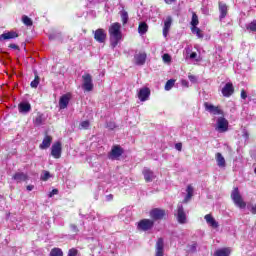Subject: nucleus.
Returning a JSON list of instances; mask_svg holds the SVG:
<instances>
[{"label":"nucleus","mask_w":256,"mask_h":256,"mask_svg":"<svg viewBox=\"0 0 256 256\" xmlns=\"http://www.w3.org/2000/svg\"><path fill=\"white\" fill-rule=\"evenodd\" d=\"M125 213H127V209H122L120 215H125Z\"/></svg>","instance_id":"obj_56"},{"label":"nucleus","mask_w":256,"mask_h":256,"mask_svg":"<svg viewBox=\"0 0 256 256\" xmlns=\"http://www.w3.org/2000/svg\"><path fill=\"white\" fill-rule=\"evenodd\" d=\"M83 79V84H82V89L84 91H93V78L91 77V74H84L82 76Z\"/></svg>","instance_id":"obj_7"},{"label":"nucleus","mask_w":256,"mask_h":256,"mask_svg":"<svg viewBox=\"0 0 256 256\" xmlns=\"http://www.w3.org/2000/svg\"><path fill=\"white\" fill-rule=\"evenodd\" d=\"M191 31L198 37V39H203V33H201V29H199L197 26H192Z\"/></svg>","instance_id":"obj_30"},{"label":"nucleus","mask_w":256,"mask_h":256,"mask_svg":"<svg viewBox=\"0 0 256 256\" xmlns=\"http://www.w3.org/2000/svg\"><path fill=\"white\" fill-rule=\"evenodd\" d=\"M150 95H151V90H149V88H147V87L141 88L138 91V99L140 101H147V99H149Z\"/></svg>","instance_id":"obj_14"},{"label":"nucleus","mask_w":256,"mask_h":256,"mask_svg":"<svg viewBox=\"0 0 256 256\" xmlns=\"http://www.w3.org/2000/svg\"><path fill=\"white\" fill-rule=\"evenodd\" d=\"M142 173L146 183H151L155 179V173L149 168H144Z\"/></svg>","instance_id":"obj_16"},{"label":"nucleus","mask_w":256,"mask_h":256,"mask_svg":"<svg viewBox=\"0 0 256 256\" xmlns=\"http://www.w3.org/2000/svg\"><path fill=\"white\" fill-rule=\"evenodd\" d=\"M147 31H149V26L147 25V23L140 22V24L138 26V33L140 35H145V33H147Z\"/></svg>","instance_id":"obj_28"},{"label":"nucleus","mask_w":256,"mask_h":256,"mask_svg":"<svg viewBox=\"0 0 256 256\" xmlns=\"http://www.w3.org/2000/svg\"><path fill=\"white\" fill-rule=\"evenodd\" d=\"M106 201H113V194H109L106 196Z\"/></svg>","instance_id":"obj_53"},{"label":"nucleus","mask_w":256,"mask_h":256,"mask_svg":"<svg viewBox=\"0 0 256 256\" xmlns=\"http://www.w3.org/2000/svg\"><path fill=\"white\" fill-rule=\"evenodd\" d=\"M57 193H59V190L53 189V190L49 193V197H53V195H57Z\"/></svg>","instance_id":"obj_48"},{"label":"nucleus","mask_w":256,"mask_h":256,"mask_svg":"<svg viewBox=\"0 0 256 256\" xmlns=\"http://www.w3.org/2000/svg\"><path fill=\"white\" fill-rule=\"evenodd\" d=\"M205 110L211 115H223V110L219 106H215L209 102L204 103Z\"/></svg>","instance_id":"obj_8"},{"label":"nucleus","mask_w":256,"mask_h":256,"mask_svg":"<svg viewBox=\"0 0 256 256\" xmlns=\"http://www.w3.org/2000/svg\"><path fill=\"white\" fill-rule=\"evenodd\" d=\"M34 189V186L33 185H28L27 186V191H33Z\"/></svg>","instance_id":"obj_54"},{"label":"nucleus","mask_w":256,"mask_h":256,"mask_svg":"<svg viewBox=\"0 0 256 256\" xmlns=\"http://www.w3.org/2000/svg\"><path fill=\"white\" fill-rule=\"evenodd\" d=\"M32 89H37L39 87V77L36 75L34 80L30 83Z\"/></svg>","instance_id":"obj_37"},{"label":"nucleus","mask_w":256,"mask_h":256,"mask_svg":"<svg viewBox=\"0 0 256 256\" xmlns=\"http://www.w3.org/2000/svg\"><path fill=\"white\" fill-rule=\"evenodd\" d=\"M165 249V243L163 238H159L156 242V255L155 256H163Z\"/></svg>","instance_id":"obj_17"},{"label":"nucleus","mask_w":256,"mask_h":256,"mask_svg":"<svg viewBox=\"0 0 256 256\" xmlns=\"http://www.w3.org/2000/svg\"><path fill=\"white\" fill-rule=\"evenodd\" d=\"M216 162H217V165L218 167H226V162H225V157H223V154L221 153H216Z\"/></svg>","instance_id":"obj_26"},{"label":"nucleus","mask_w":256,"mask_h":256,"mask_svg":"<svg viewBox=\"0 0 256 256\" xmlns=\"http://www.w3.org/2000/svg\"><path fill=\"white\" fill-rule=\"evenodd\" d=\"M70 227L74 233H78L79 229H77V226L75 224H72Z\"/></svg>","instance_id":"obj_51"},{"label":"nucleus","mask_w":256,"mask_h":256,"mask_svg":"<svg viewBox=\"0 0 256 256\" xmlns=\"http://www.w3.org/2000/svg\"><path fill=\"white\" fill-rule=\"evenodd\" d=\"M174 216L180 225H185L187 223V213H185V208L182 203H178Z\"/></svg>","instance_id":"obj_3"},{"label":"nucleus","mask_w":256,"mask_h":256,"mask_svg":"<svg viewBox=\"0 0 256 256\" xmlns=\"http://www.w3.org/2000/svg\"><path fill=\"white\" fill-rule=\"evenodd\" d=\"M69 101H71V97L69 96V94H65L62 97H60L59 108L67 109V106L69 105Z\"/></svg>","instance_id":"obj_22"},{"label":"nucleus","mask_w":256,"mask_h":256,"mask_svg":"<svg viewBox=\"0 0 256 256\" xmlns=\"http://www.w3.org/2000/svg\"><path fill=\"white\" fill-rule=\"evenodd\" d=\"M174 85H175V80H173V79L168 80L165 84V91H171V89H173Z\"/></svg>","instance_id":"obj_34"},{"label":"nucleus","mask_w":256,"mask_h":256,"mask_svg":"<svg viewBox=\"0 0 256 256\" xmlns=\"http://www.w3.org/2000/svg\"><path fill=\"white\" fill-rule=\"evenodd\" d=\"M231 199L234 205H236V207H239V209H245V207H247V203L243 201V196H241L239 188L236 187L232 190Z\"/></svg>","instance_id":"obj_2"},{"label":"nucleus","mask_w":256,"mask_h":256,"mask_svg":"<svg viewBox=\"0 0 256 256\" xmlns=\"http://www.w3.org/2000/svg\"><path fill=\"white\" fill-rule=\"evenodd\" d=\"M51 143H53V137L46 135L40 144V149H49L51 147Z\"/></svg>","instance_id":"obj_23"},{"label":"nucleus","mask_w":256,"mask_h":256,"mask_svg":"<svg viewBox=\"0 0 256 256\" xmlns=\"http://www.w3.org/2000/svg\"><path fill=\"white\" fill-rule=\"evenodd\" d=\"M248 31H252L253 33H256V20H253L251 23H249L246 26Z\"/></svg>","instance_id":"obj_36"},{"label":"nucleus","mask_w":256,"mask_h":256,"mask_svg":"<svg viewBox=\"0 0 256 256\" xmlns=\"http://www.w3.org/2000/svg\"><path fill=\"white\" fill-rule=\"evenodd\" d=\"M155 227V221L151 219H142L137 223L138 231H151Z\"/></svg>","instance_id":"obj_5"},{"label":"nucleus","mask_w":256,"mask_h":256,"mask_svg":"<svg viewBox=\"0 0 256 256\" xmlns=\"http://www.w3.org/2000/svg\"><path fill=\"white\" fill-rule=\"evenodd\" d=\"M175 149H176L177 151H181V150L183 149V144H181V143H176V144H175Z\"/></svg>","instance_id":"obj_45"},{"label":"nucleus","mask_w":256,"mask_h":256,"mask_svg":"<svg viewBox=\"0 0 256 256\" xmlns=\"http://www.w3.org/2000/svg\"><path fill=\"white\" fill-rule=\"evenodd\" d=\"M45 121V118L43 117V114H38L34 120L35 125H43V122Z\"/></svg>","instance_id":"obj_35"},{"label":"nucleus","mask_w":256,"mask_h":256,"mask_svg":"<svg viewBox=\"0 0 256 256\" xmlns=\"http://www.w3.org/2000/svg\"><path fill=\"white\" fill-rule=\"evenodd\" d=\"M18 111L23 115H27L31 111V104L29 102H21L18 105Z\"/></svg>","instance_id":"obj_20"},{"label":"nucleus","mask_w":256,"mask_h":256,"mask_svg":"<svg viewBox=\"0 0 256 256\" xmlns=\"http://www.w3.org/2000/svg\"><path fill=\"white\" fill-rule=\"evenodd\" d=\"M77 249L75 248H71L69 251H68V255L67 256H77Z\"/></svg>","instance_id":"obj_42"},{"label":"nucleus","mask_w":256,"mask_h":256,"mask_svg":"<svg viewBox=\"0 0 256 256\" xmlns=\"http://www.w3.org/2000/svg\"><path fill=\"white\" fill-rule=\"evenodd\" d=\"M166 5H173V3H177V0H164Z\"/></svg>","instance_id":"obj_46"},{"label":"nucleus","mask_w":256,"mask_h":256,"mask_svg":"<svg viewBox=\"0 0 256 256\" xmlns=\"http://www.w3.org/2000/svg\"><path fill=\"white\" fill-rule=\"evenodd\" d=\"M89 121H82L81 123H80V128H82V129H89Z\"/></svg>","instance_id":"obj_41"},{"label":"nucleus","mask_w":256,"mask_h":256,"mask_svg":"<svg viewBox=\"0 0 256 256\" xmlns=\"http://www.w3.org/2000/svg\"><path fill=\"white\" fill-rule=\"evenodd\" d=\"M163 61L164 63H170L171 62V56L169 54L163 55Z\"/></svg>","instance_id":"obj_43"},{"label":"nucleus","mask_w":256,"mask_h":256,"mask_svg":"<svg viewBox=\"0 0 256 256\" xmlns=\"http://www.w3.org/2000/svg\"><path fill=\"white\" fill-rule=\"evenodd\" d=\"M22 23H24V25H26L27 27H31V25H33V20H31V18H29L28 16H22Z\"/></svg>","instance_id":"obj_33"},{"label":"nucleus","mask_w":256,"mask_h":256,"mask_svg":"<svg viewBox=\"0 0 256 256\" xmlns=\"http://www.w3.org/2000/svg\"><path fill=\"white\" fill-rule=\"evenodd\" d=\"M218 11L220 13L219 19L220 21H223V19H225V17H227V14L229 13V6H227V4H225L224 2H219Z\"/></svg>","instance_id":"obj_10"},{"label":"nucleus","mask_w":256,"mask_h":256,"mask_svg":"<svg viewBox=\"0 0 256 256\" xmlns=\"http://www.w3.org/2000/svg\"><path fill=\"white\" fill-rule=\"evenodd\" d=\"M120 17H121V21L123 23V25H127L128 21H129V13H127V11L122 10L120 11Z\"/></svg>","instance_id":"obj_29"},{"label":"nucleus","mask_w":256,"mask_h":256,"mask_svg":"<svg viewBox=\"0 0 256 256\" xmlns=\"http://www.w3.org/2000/svg\"><path fill=\"white\" fill-rule=\"evenodd\" d=\"M17 37H19V34H17V32L10 31V32H6V33H3L2 35H0V41H7L9 39H17Z\"/></svg>","instance_id":"obj_21"},{"label":"nucleus","mask_w":256,"mask_h":256,"mask_svg":"<svg viewBox=\"0 0 256 256\" xmlns=\"http://www.w3.org/2000/svg\"><path fill=\"white\" fill-rule=\"evenodd\" d=\"M123 155V148L120 146H114L109 154V159H119Z\"/></svg>","instance_id":"obj_12"},{"label":"nucleus","mask_w":256,"mask_h":256,"mask_svg":"<svg viewBox=\"0 0 256 256\" xmlns=\"http://www.w3.org/2000/svg\"><path fill=\"white\" fill-rule=\"evenodd\" d=\"M231 250L229 248H221L215 251L214 256H230Z\"/></svg>","instance_id":"obj_27"},{"label":"nucleus","mask_w":256,"mask_h":256,"mask_svg":"<svg viewBox=\"0 0 256 256\" xmlns=\"http://www.w3.org/2000/svg\"><path fill=\"white\" fill-rule=\"evenodd\" d=\"M204 219L207 225H209V227H212V229H217V227H219V222L215 220V218H213L211 214L205 215Z\"/></svg>","instance_id":"obj_15"},{"label":"nucleus","mask_w":256,"mask_h":256,"mask_svg":"<svg viewBox=\"0 0 256 256\" xmlns=\"http://www.w3.org/2000/svg\"><path fill=\"white\" fill-rule=\"evenodd\" d=\"M241 99H247V92L245 90H241Z\"/></svg>","instance_id":"obj_50"},{"label":"nucleus","mask_w":256,"mask_h":256,"mask_svg":"<svg viewBox=\"0 0 256 256\" xmlns=\"http://www.w3.org/2000/svg\"><path fill=\"white\" fill-rule=\"evenodd\" d=\"M172 23H173V18H171V16H167L166 20L164 21V27H163L164 37H167V35H169V30L171 29Z\"/></svg>","instance_id":"obj_19"},{"label":"nucleus","mask_w":256,"mask_h":256,"mask_svg":"<svg viewBox=\"0 0 256 256\" xmlns=\"http://www.w3.org/2000/svg\"><path fill=\"white\" fill-rule=\"evenodd\" d=\"M14 181H16L17 183H21L23 181H27L28 176L27 174L23 173V172H17L15 173V175L13 176Z\"/></svg>","instance_id":"obj_24"},{"label":"nucleus","mask_w":256,"mask_h":256,"mask_svg":"<svg viewBox=\"0 0 256 256\" xmlns=\"http://www.w3.org/2000/svg\"><path fill=\"white\" fill-rule=\"evenodd\" d=\"M193 192H194L193 186L188 185L186 189L187 194L183 200V203H189V201H191V198L193 197Z\"/></svg>","instance_id":"obj_25"},{"label":"nucleus","mask_w":256,"mask_h":256,"mask_svg":"<svg viewBox=\"0 0 256 256\" xmlns=\"http://www.w3.org/2000/svg\"><path fill=\"white\" fill-rule=\"evenodd\" d=\"M215 131L218 133H227L229 131V121L225 117H219L216 121Z\"/></svg>","instance_id":"obj_4"},{"label":"nucleus","mask_w":256,"mask_h":256,"mask_svg":"<svg viewBox=\"0 0 256 256\" xmlns=\"http://www.w3.org/2000/svg\"><path fill=\"white\" fill-rule=\"evenodd\" d=\"M50 256H63V250H61V248H53L50 252Z\"/></svg>","instance_id":"obj_32"},{"label":"nucleus","mask_w":256,"mask_h":256,"mask_svg":"<svg viewBox=\"0 0 256 256\" xmlns=\"http://www.w3.org/2000/svg\"><path fill=\"white\" fill-rule=\"evenodd\" d=\"M182 87H189V81L187 80H181Z\"/></svg>","instance_id":"obj_47"},{"label":"nucleus","mask_w":256,"mask_h":256,"mask_svg":"<svg viewBox=\"0 0 256 256\" xmlns=\"http://www.w3.org/2000/svg\"><path fill=\"white\" fill-rule=\"evenodd\" d=\"M107 127H108L109 129H115V123L110 122V123L107 124Z\"/></svg>","instance_id":"obj_52"},{"label":"nucleus","mask_w":256,"mask_h":256,"mask_svg":"<svg viewBox=\"0 0 256 256\" xmlns=\"http://www.w3.org/2000/svg\"><path fill=\"white\" fill-rule=\"evenodd\" d=\"M247 209L252 213V215H256V205L255 204H248Z\"/></svg>","instance_id":"obj_40"},{"label":"nucleus","mask_w":256,"mask_h":256,"mask_svg":"<svg viewBox=\"0 0 256 256\" xmlns=\"http://www.w3.org/2000/svg\"><path fill=\"white\" fill-rule=\"evenodd\" d=\"M192 27H197L199 25V17L195 12L192 14V20H191Z\"/></svg>","instance_id":"obj_31"},{"label":"nucleus","mask_w":256,"mask_h":256,"mask_svg":"<svg viewBox=\"0 0 256 256\" xmlns=\"http://www.w3.org/2000/svg\"><path fill=\"white\" fill-rule=\"evenodd\" d=\"M93 33H94V39L98 43H105V41H107V33L103 29L99 28Z\"/></svg>","instance_id":"obj_9"},{"label":"nucleus","mask_w":256,"mask_h":256,"mask_svg":"<svg viewBox=\"0 0 256 256\" xmlns=\"http://www.w3.org/2000/svg\"><path fill=\"white\" fill-rule=\"evenodd\" d=\"M190 251H197V244L193 243L192 245H190Z\"/></svg>","instance_id":"obj_49"},{"label":"nucleus","mask_w":256,"mask_h":256,"mask_svg":"<svg viewBox=\"0 0 256 256\" xmlns=\"http://www.w3.org/2000/svg\"><path fill=\"white\" fill-rule=\"evenodd\" d=\"M152 221H161L162 219H165V215H167V212L161 208H154L149 213Z\"/></svg>","instance_id":"obj_6"},{"label":"nucleus","mask_w":256,"mask_h":256,"mask_svg":"<svg viewBox=\"0 0 256 256\" xmlns=\"http://www.w3.org/2000/svg\"><path fill=\"white\" fill-rule=\"evenodd\" d=\"M145 61H147L146 53H138L134 56L135 65H145Z\"/></svg>","instance_id":"obj_18"},{"label":"nucleus","mask_w":256,"mask_h":256,"mask_svg":"<svg viewBox=\"0 0 256 256\" xmlns=\"http://www.w3.org/2000/svg\"><path fill=\"white\" fill-rule=\"evenodd\" d=\"M234 91H235V88H233V83L228 82L222 88V95L224 97H231L233 95Z\"/></svg>","instance_id":"obj_13"},{"label":"nucleus","mask_w":256,"mask_h":256,"mask_svg":"<svg viewBox=\"0 0 256 256\" xmlns=\"http://www.w3.org/2000/svg\"><path fill=\"white\" fill-rule=\"evenodd\" d=\"M9 47H10V49H17V45H15V44H10Z\"/></svg>","instance_id":"obj_55"},{"label":"nucleus","mask_w":256,"mask_h":256,"mask_svg":"<svg viewBox=\"0 0 256 256\" xmlns=\"http://www.w3.org/2000/svg\"><path fill=\"white\" fill-rule=\"evenodd\" d=\"M188 79L191 81V83H197V76L195 75H189Z\"/></svg>","instance_id":"obj_44"},{"label":"nucleus","mask_w":256,"mask_h":256,"mask_svg":"<svg viewBox=\"0 0 256 256\" xmlns=\"http://www.w3.org/2000/svg\"><path fill=\"white\" fill-rule=\"evenodd\" d=\"M110 36V45L112 49H115L119 45V41L123 39V32H121V23H112L108 30Z\"/></svg>","instance_id":"obj_1"},{"label":"nucleus","mask_w":256,"mask_h":256,"mask_svg":"<svg viewBox=\"0 0 256 256\" xmlns=\"http://www.w3.org/2000/svg\"><path fill=\"white\" fill-rule=\"evenodd\" d=\"M50 177H51V173H49V171H44L43 174L41 175V180L48 181Z\"/></svg>","instance_id":"obj_38"},{"label":"nucleus","mask_w":256,"mask_h":256,"mask_svg":"<svg viewBox=\"0 0 256 256\" xmlns=\"http://www.w3.org/2000/svg\"><path fill=\"white\" fill-rule=\"evenodd\" d=\"M61 142H56L51 147V155L54 157V159H61Z\"/></svg>","instance_id":"obj_11"},{"label":"nucleus","mask_w":256,"mask_h":256,"mask_svg":"<svg viewBox=\"0 0 256 256\" xmlns=\"http://www.w3.org/2000/svg\"><path fill=\"white\" fill-rule=\"evenodd\" d=\"M187 51V56H186V58H189V59H197V52H192L191 53V50H186ZM189 53H190V55H189Z\"/></svg>","instance_id":"obj_39"}]
</instances>
